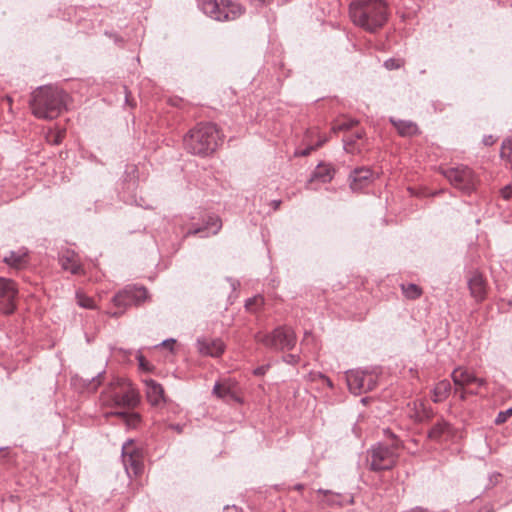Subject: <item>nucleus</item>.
Segmentation results:
<instances>
[{
	"mask_svg": "<svg viewBox=\"0 0 512 512\" xmlns=\"http://www.w3.org/2000/svg\"><path fill=\"white\" fill-rule=\"evenodd\" d=\"M385 67L387 69H397L399 68V65L395 63L394 59H388L385 61Z\"/></svg>",
	"mask_w": 512,
	"mask_h": 512,
	"instance_id": "41",
	"label": "nucleus"
},
{
	"mask_svg": "<svg viewBox=\"0 0 512 512\" xmlns=\"http://www.w3.org/2000/svg\"><path fill=\"white\" fill-rule=\"evenodd\" d=\"M222 138L215 124L201 123L184 137V148L190 154L207 157L214 153Z\"/></svg>",
	"mask_w": 512,
	"mask_h": 512,
	"instance_id": "3",
	"label": "nucleus"
},
{
	"mask_svg": "<svg viewBox=\"0 0 512 512\" xmlns=\"http://www.w3.org/2000/svg\"><path fill=\"white\" fill-rule=\"evenodd\" d=\"M362 136H363V134L360 131H356L354 133H351L350 135H347L343 139V145H344L345 151L353 153L355 150L356 141L361 139Z\"/></svg>",
	"mask_w": 512,
	"mask_h": 512,
	"instance_id": "28",
	"label": "nucleus"
},
{
	"mask_svg": "<svg viewBox=\"0 0 512 512\" xmlns=\"http://www.w3.org/2000/svg\"><path fill=\"white\" fill-rule=\"evenodd\" d=\"M147 298V290L144 287L127 286L114 295L112 302L117 307L121 314L127 307L132 305H139ZM117 316L118 312L112 313Z\"/></svg>",
	"mask_w": 512,
	"mask_h": 512,
	"instance_id": "10",
	"label": "nucleus"
},
{
	"mask_svg": "<svg viewBox=\"0 0 512 512\" xmlns=\"http://www.w3.org/2000/svg\"><path fill=\"white\" fill-rule=\"evenodd\" d=\"M320 378L323 380L325 384H327L328 387L333 388V383L331 379L323 374H320Z\"/></svg>",
	"mask_w": 512,
	"mask_h": 512,
	"instance_id": "46",
	"label": "nucleus"
},
{
	"mask_svg": "<svg viewBox=\"0 0 512 512\" xmlns=\"http://www.w3.org/2000/svg\"><path fill=\"white\" fill-rule=\"evenodd\" d=\"M122 458L126 470L129 472V470L131 469L135 475L138 474L141 468L140 462L138 461L136 456H134L132 453L128 451L127 445H123L122 447Z\"/></svg>",
	"mask_w": 512,
	"mask_h": 512,
	"instance_id": "23",
	"label": "nucleus"
},
{
	"mask_svg": "<svg viewBox=\"0 0 512 512\" xmlns=\"http://www.w3.org/2000/svg\"><path fill=\"white\" fill-rule=\"evenodd\" d=\"M67 98L68 95L57 87H39L30 102L32 113L39 119H55L65 110Z\"/></svg>",
	"mask_w": 512,
	"mask_h": 512,
	"instance_id": "2",
	"label": "nucleus"
},
{
	"mask_svg": "<svg viewBox=\"0 0 512 512\" xmlns=\"http://www.w3.org/2000/svg\"><path fill=\"white\" fill-rule=\"evenodd\" d=\"M455 392L456 393L459 392V398L462 401L466 400L468 395H477L478 394L477 388L476 389H472V388H468V387H463V388L456 387L455 388Z\"/></svg>",
	"mask_w": 512,
	"mask_h": 512,
	"instance_id": "31",
	"label": "nucleus"
},
{
	"mask_svg": "<svg viewBox=\"0 0 512 512\" xmlns=\"http://www.w3.org/2000/svg\"><path fill=\"white\" fill-rule=\"evenodd\" d=\"M63 137H64V131H60V132L56 135V137H55V139H54V144H59V143H61V141H62Z\"/></svg>",
	"mask_w": 512,
	"mask_h": 512,
	"instance_id": "47",
	"label": "nucleus"
},
{
	"mask_svg": "<svg viewBox=\"0 0 512 512\" xmlns=\"http://www.w3.org/2000/svg\"><path fill=\"white\" fill-rule=\"evenodd\" d=\"M105 377V371L99 372L95 377H92L88 380L86 384V389L90 392H94L97 388L103 383Z\"/></svg>",
	"mask_w": 512,
	"mask_h": 512,
	"instance_id": "30",
	"label": "nucleus"
},
{
	"mask_svg": "<svg viewBox=\"0 0 512 512\" xmlns=\"http://www.w3.org/2000/svg\"><path fill=\"white\" fill-rule=\"evenodd\" d=\"M183 425L181 424H169L168 425V428L176 431L177 433H182L183 432Z\"/></svg>",
	"mask_w": 512,
	"mask_h": 512,
	"instance_id": "44",
	"label": "nucleus"
},
{
	"mask_svg": "<svg viewBox=\"0 0 512 512\" xmlns=\"http://www.w3.org/2000/svg\"><path fill=\"white\" fill-rule=\"evenodd\" d=\"M314 133H315V131H309V132L307 133V135H306V137H305V138H306V139H308V138H309V136H310V135H312V134H314Z\"/></svg>",
	"mask_w": 512,
	"mask_h": 512,
	"instance_id": "52",
	"label": "nucleus"
},
{
	"mask_svg": "<svg viewBox=\"0 0 512 512\" xmlns=\"http://www.w3.org/2000/svg\"><path fill=\"white\" fill-rule=\"evenodd\" d=\"M255 340L274 351L291 350L296 345V335L288 326H278L271 333L258 332Z\"/></svg>",
	"mask_w": 512,
	"mask_h": 512,
	"instance_id": "7",
	"label": "nucleus"
},
{
	"mask_svg": "<svg viewBox=\"0 0 512 512\" xmlns=\"http://www.w3.org/2000/svg\"><path fill=\"white\" fill-rule=\"evenodd\" d=\"M199 7L216 21H233L244 14L245 8L232 0H199Z\"/></svg>",
	"mask_w": 512,
	"mask_h": 512,
	"instance_id": "5",
	"label": "nucleus"
},
{
	"mask_svg": "<svg viewBox=\"0 0 512 512\" xmlns=\"http://www.w3.org/2000/svg\"><path fill=\"white\" fill-rule=\"evenodd\" d=\"M443 176L452 186L470 194L476 189L478 178L471 168L465 165L442 169Z\"/></svg>",
	"mask_w": 512,
	"mask_h": 512,
	"instance_id": "9",
	"label": "nucleus"
},
{
	"mask_svg": "<svg viewBox=\"0 0 512 512\" xmlns=\"http://www.w3.org/2000/svg\"><path fill=\"white\" fill-rule=\"evenodd\" d=\"M384 434L392 440V443H397L398 442L399 447L401 446L400 440L397 438V436L390 429H385L384 430Z\"/></svg>",
	"mask_w": 512,
	"mask_h": 512,
	"instance_id": "40",
	"label": "nucleus"
},
{
	"mask_svg": "<svg viewBox=\"0 0 512 512\" xmlns=\"http://www.w3.org/2000/svg\"><path fill=\"white\" fill-rule=\"evenodd\" d=\"M510 416H512V407L508 408L505 411L499 412L495 419V423L496 424L504 423Z\"/></svg>",
	"mask_w": 512,
	"mask_h": 512,
	"instance_id": "33",
	"label": "nucleus"
},
{
	"mask_svg": "<svg viewBox=\"0 0 512 512\" xmlns=\"http://www.w3.org/2000/svg\"><path fill=\"white\" fill-rule=\"evenodd\" d=\"M388 7L382 0H354L349 6L352 23L369 33H376L388 21Z\"/></svg>",
	"mask_w": 512,
	"mask_h": 512,
	"instance_id": "1",
	"label": "nucleus"
},
{
	"mask_svg": "<svg viewBox=\"0 0 512 512\" xmlns=\"http://www.w3.org/2000/svg\"><path fill=\"white\" fill-rule=\"evenodd\" d=\"M3 262L14 269H23L29 263V251L25 247H21L15 251H9L3 257Z\"/></svg>",
	"mask_w": 512,
	"mask_h": 512,
	"instance_id": "16",
	"label": "nucleus"
},
{
	"mask_svg": "<svg viewBox=\"0 0 512 512\" xmlns=\"http://www.w3.org/2000/svg\"><path fill=\"white\" fill-rule=\"evenodd\" d=\"M114 41H115L116 43L121 42V40H120L117 36H115Z\"/></svg>",
	"mask_w": 512,
	"mask_h": 512,
	"instance_id": "54",
	"label": "nucleus"
},
{
	"mask_svg": "<svg viewBox=\"0 0 512 512\" xmlns=\"http://www.w3.org/2000/svg\"><path fill=\"white\" fill-rule=\"evenodd\" d=\"M389 121L402 137H411L420 133L418 125L411 120H401L390 117Z\"/></svg>",
	"mask_w": 512,
	"mask_h": 512,
	"instance_id": "21",
	"label": "nucleus"
},
{
	"mask_svg": "<svg viewBox=\"0 0 512 512\" xmlns=\"http://www.w3.org/2000/svg\"><path fill=\"white\" fill-rule=\"evenodd\" d=\"M146 396L148 402L152 406H158L161 402H165L164 389L161 384L153 379L145 380Z\"/></svg>",
	"mask_w": 512,
	"mask_h": 512,
	"instance_id": "20",
	"label": "nucleus"
},
{
	"mask_svg": "<svg viewBox=\"0 0 512 512\" xmlns=\"http://www.w3.org/2000/svg\"><path fill=\"white\" fill-rule=\"evenodd\" d=\"M451 378L455 387L463 388L471 385H476L477 388H481L487 385V381L484 378H479L473 371H470L464 367H457L451 373Z\"/></svg>",
	"mask_w": 512,
	"mask_h": 512,
	"instance_id": "12",
	"label": "nucleus"
},
{
	"mask_svg": "<svg viewBox=\"0 0 512 512\" xmlns=\"http://www.w3.org/2000/svg\"><path fill=\"white\" fill-rule=\"evenodd\" d=\"M400 288L404 297L408 300H416L423 294V290L420 286L414 283H402Z\"/></svg>",
	"mask_w": 512,
	"mask_h": 512,
	"instance_id": "24",
	"label": "nucleus"
},
{
	"mask_svg": "<svg viewBox=\"0 0 512 512\" xmlns=\"http://www.w3.org/2000/svg\"><path fill=\"white\" fill-rule=\"evenodd\" d=\"M237 385L231 381H224L222 383H215L213 387V394L218 398L230 402H241V398L237 394Z\"/></svg>",
	"mask_w": 512,
	"mask_h": 512,
	"instance_id": "15",
	"label": "nucleus"
},
{
	"mask_svg": "<svg viewBox=\"0 0 512 512\" xmlns=\"http://www.w3.org/2000/svg\"><path fill=\"white\" fill-rule=\"evenodd\" d=\"M487 512H493V508L489 509Z\"/></svg>",
	"mask_w": 512,
	"mask_h": 512,
	"instance_id": "56",
	"label": "nucleus"
},
{
	"mask_svg": "<svg viewBox=\"0 0 512 512\" xmlns=\"http://www.w3.org/2000/svg\"><path fill=\"white\" fill-rule=\"evenodd\" d=\"M5 100L8 102L9 104V110H11V106H12V98L10 96H6L5 97Z\"/></svg>",
	"mask_w": 512,
	"mask_h": 512,
	"instance_id": "50",
	"label": "nucleus"
},
{
	"mask_svg": "<svg viewBox=\"0 0 512 512\" xmlns=\"http://www.w3.org/2000/svg\"><path fill=\"white\" fill-rule=\"evenodd\" d=\"M450 428V424L444 420L437 422L429 431L428 437L432 440H439Z\"/></svg>",
	"mask_w": 512,
	"mask_h": 512,
	"instance_id": "25",
	"label": "nucleus"
},
{
	"mask_svg": "<svg viewBox=\"0 0 512 512\" xmlns=\"http://www.w3.org/2000/svg\"><path fill=\"white\" fill-rule=\"evenodd\" d=\"M59 264L63 270L68 271L73 275H80L84 273V268L81 264L79 255L72 250H65L59 255Z\"/></svg>",
	"mask_w": 512,
	"mask_h": 512,
	"instance_id": "14",
	"label": "nucleus"
},
{
	"mask_svg": "<svg viewBox=\"0 0 512 512\" xmlns=\"http://www.w3.org/2000/svg\"><path fill=\"white\" fill-rule=\"evenodd\" d=\"M283 360L288 364H297L300 360L298 355L295 354H288L283 357Z\"/></svg>",
	"mask_w": 512,
	"mask_h": 512,
	"instance_id": "35",
	"label": "nucleus"
},
{
	"mask_svg": "<svg viewBox=\"0 0 512 512\" xmlns=\"http://www.w3.org/2000/svg\"><path fill=\"white\" fill-rule=\"evenodd\" d=\"M511 302H512V300H511Z\"/></svg>",
	"mask_w": 512,
	"mask_h": 512,
	"instance_id": "57",
	"label": "nucleus"
},
{
	"mask_svg": "<svg viewBox=\"0 0 512 512\" xmlns=\"http://www.w3.org/2000/svg\"><path fill=\"white\" fill-rule=\"evenodd\" d=\"M103 404L133 409L140 403L138 391L125 379L115 378L102 393Z\"/></svg>",
	"mask_w": 512,
	"mask_h": 512,
	"instance_id": "4",
	"label": "nucleus"
},
{
	"mask_svg": "<svg viewBox=\"0 0 512 512\" xmlns=\"http://www.w3.org/2000/svg\"><path fill=\"white\" fill-rule=\"evenodd\" d=\"M114 414L122 417L130 428H136L141 421V416L138 413L115 412Z\"/></svg>",
	"mask_w": 512,
	"mask_h": 512,
	"instance_id": "27",
	"label": "nucleus"
},
{
	"mask_svg": "<svg viewBox=\"0 0 512 512\" xmlns=\"http://www.w3.org/2000/svg\"><path fill=\"white\" fill-rule=\"evenodd\" d=\"M399 444L391 443L386 445L384 443H377L373 445L368 451L369 468L374 472L391 470L397 463Z\"/></svg>",
	"mask_w": 512,
	"mask_h": 512,
	"instance_id": "6",
	"label": "nucleus"
},
{
	"mask_svg": "<svg viewBox=\"0 0 512 512\" xmlns=\"http://www.w3.org/2000/svg\"><path fill=\"white\" fill-rule=\"evenodd\" d=\"M224 512H242V509L235 505H232V506H226L224 508Z\"/></svg>",
	"mask_w": 512,
	"mask_h": 512,
	"instance_id": "45",
	"label": "nucleus"
},
{
	"mask_svg": "<svg viewBox=\"0 0 512 512\" xmlns=\"http://www.w3.org/2000/svg\"><path fill=\"white\" fill-rule=\"evenodd\" d=\"M259 300H260V299H258V298L248 299V300L246 301V304H245L246 308H247V309H251V305H252V303L257 302V301H259Z\"/></svg>",
	"mask_w": 512,
	"mask_h": 512,
	"instance_id": "49",
	"label": "nucleus"
},
{
	"mask_svg": "<svg viewBox=\"0 0 512 512\" xmlns=\"http://www.w3.org/2000/svg\"><path fill=\"white\" fill-rule=\"evenodd\" d=\"M269 365H262L253 370L255 376H263L269 369Z\"/></svg>",
	"mask_w": 512,
	"mask_h": 512,
	"instance_id": "38",
	"label": "nucleus"
},
{
	"mask_svg": "<svg viewBox=\"0 0 512 512\" xmlns=\"http://www.w3.org/2000/svg\"><path fill=\"white\" fill-rule=\"evenodd\" d=\"M346 382L351 393L361 395L375 389L379 375L375 370L351 369L346 371Z\"/></svg>",
	"mask_w": 512,
	"mask_h": 512,
	"instance_id": "8",
	"label": "nucleus"
},
{
	"mask_svg": "<svg viewBox=\"0 0 512 512\" xmlns=\"http://www.w3.org/2000/svg\"><path fill=\"white\" fill-rule=\"evenodd\" d=\"M500 194L502 196L503 199L505 200H508L510 199L511 195H512V188L510 185H507L505 187H503L501 190H500Z\"/></svg>",
	"mask_w": 512,
	"mask_h": 512,
	"instance_id": "36",
	"label": "nucleus"
},
{
	"mask_svg": "<svg viewBox=\"0 0 512 512\" xmlns=\"http://www.w3.org/2000/svg\"><path fill=\"white\" fill-rule=\"evenodd\" d=\"M175 342H176V340H175V339H173V338L166 339V340H164V341L161 343V346H163V347H167V348H169V349H171V350H172L173 345L175 344Z\"/></svg>",
	"mask_w": 512,
	"mask_h": 512,
	"instance_id": "42",
	"label": "nucleus"
},
{
	"mask_svg": "<svg viewBox=\"0 0 512 512\" xmlns=\"http://www.w3.org/2000/svg\"><path fill=\"white\" fill-rule=\"evenodd\" d=\"M468 287L471 296L476 301H482L486 295V282L483 275L478 271L473 272L472 276L468 279Z\"/></svg>",
	"mask_w": 512,
	"mask_h": 512,
	"instance_id": "18",
	"label": "nucleus"
},
{
	"mask_svg": "<svg viewBox=\"0 0 512 512\" xmlns=\"http://www.w3.org/2000/svg\"><path fill=\"white\" fill-rule=\"evenodd\" d=\"M136 358L138 360L139 367L141 369L149 370V364L147 363V361L145 360V357L141 353H139Z\"/></svg>",
	"mask_w": 512,
	"mask_h": 512,
	"instance_id": "37",
	"label": "nucleus"
},
{
	"mask_svg": "<svg viewBox=\"0 0 512 512\" xmlns=\"http://www.w3.org/2000/svg\"><path fill=\"white\" fill-rule=\"evenodd\" d=\"M0 286L1 310L4 314H12L16 310L18 288L13 280L3 277H0Z\"/></svg>",
	"mask_w": 512,
	"mask_h": 512,
	"instance_id": "11",
	"label": "nucleus"
},
{
	"mask_svg": "<svg viewBox=\"0 0 512 512\" xmlns=\"http://www.w3.org/2000/svg\"><path fill=\"white\" fill-rule=\"evenodd\" d=\"M355 124V121H343L339 124H336L333 126L332 130L334 132H337V131H345V130H349L351 127H353Z\"/></svg>",
	"mask_w": 512,
	"mask_h": 512,
	"instance_id": "34",
	"label": "nucleus"
},
{
	"mask_svg": "<svg viewBox=\"0 0 512 512\" xmlns=\"http://www.w3.org/2000/svg\"><path fill=\"white\" fill-rule=\"evenodd\" d=\"M302 488H303V485H301V484H298V485L295 486V489H297V490H300Z\"/></svg>",
	"mask_w": 512,
	"mask_h": 512,
	"instance_id": "53",
	"label": "nucleus"
},
{
	"mask_svg": "<svg viewBox=\"0 0 512 512\" xmlns=\"http://www.w3.org/2000/svg\"><path fill=\"white\" fill-rule=\"evenodd\" d=\"M326 141L327 138L325 136L319 135L318 140L315 144L309 143L305 148H297L294 152V155L296 157L308 156L313 150L317 149L318 147H321Z\"/></svg>",
	"mask_w": 512,
	"mask_h": 512,
	"instance_id": "26",
	"label": "nucleus"
},
{
	"mask_svg": "<svg viewBox=\"0 0 512 512\" xmlns=\"http://www.w3.org/2000/svg\"><path fill=\"white\" fill-rule=\"evenodd\" d=\"M335 172L334 166L330 163L318 164L311 174L308 188L315 189L312 184L316 181L323 184L330 182L334 178Z\"/></svg>",
	"mask_w": 512,
	"mask_h": 512,
	"instance_id": "17",
	"label": "nucleus"
},
{
	"mask_svg": "<svg viewBox=\"0 0 512 512\" xmlns=\"http://www.w3.org/2000/svg\"><path fill=\"white\" fill-rule=\"evenodd\" d=\"M196 347L201 355L210 357H219L225 351V344L219 338H198Z\"/></svg>",
	"mask_w": 512,
	"mask_h": 512,
	"instance_id": "13",
	"label": "nucleus"
},
{
	"mask_svg": "<svg viewBox=\"0 0 512 512\" xmlns=\"http://www.w3.org/2000/svg\"><path fill=\"white\" fill-rule=\"evenodd\" d=\"M76 301L80 307L85 309H95L96 307L94 300L91 297L87 296L82 291L76 292Z\"/></svg>",
	"mask_w": 512,
	"mask_h": 512,
	"instance_id": "29",
	"label": "nucleus"
},
{
	"mask_svg": "<svg viewBox=\"0 0 512 512\" xmlns=\"http://www.w3.org/2000/svg\"><path fill=\"white\" fill-rule=\"evenodd\" d=\"M211 226H199L197 228H195L194 230H190L186 233L187 236H190V235H199L200 237H208L210 232H209V228Z\"/></svg>",
	"mask_w": 512,
	"mask_h": 512,
	"instance_id": "32",
	"label": "nucleus"
},
{
	"mask_svg": "<svg viewBox=\"0 0 512 512\" xmlns=\"http://www.w3.org/2000/svg\"><path fill=\"white\" fill-rule=\"evenodd\" d=\"M495 141H496V140H495V138H494L492 135H488V136H485V137L483 138V143H484V145H486V146H491V145H493V144L495 143Z\"/></svg>",
	"mask_w": 512,
	"mask_h": 512,
	"instance_id": "43",
	"label": "nucleus"
},
{
	"mask_svg": "<svg viewBox=\"0 0 512 512\" xmlns=\"http://www.w3.org/2000/svg\"><path fill=\"white\" fill-rule=\"evenodd\" d=\"M206 224H210V222H207ZM212 225H215L216 222H211Z\"/></svg>",
	"mask_w": 512,
	"mask_h": 512,
	"instance_id": "55",
	"label": "nucleus"
},
{
	"mask_svg": "<svg viewBox=\"0 0 512 512\" xmlns=\"http://www.w3.org/2000/svg\"><path fill=\"white\" fill-rule=\"evenodd\" d=\"M372 177V171L369 168L355 169L350 175V188L353 191H360L367 187Z\"/></svg>",
	"mask_w": 512,
	"mask_h": 512,
	"instance_id": "19",
	"label": "nucleus"
},
{
	"mask_svg": "<svg viewBox=\"0 0 512 512\" xmlns=\"http://www.w3.org/2000/svg\"><path fill=\"white\" fill-rule=\"evenodd\" d=\"M251 4L256 7H263L270 5L273 0H250Z\"/></svg>",
	"mask_w": 512,
	"mask_h": 512,
	"instance_id": "39",
	"label": "nucleus"
},
{
	"mask_svg": "<svg viewBox=\"0 0 512 512\" xmlns=\"http://www.w3.org/2000/svg\"><path fill=\"white\" fill-rule=\"evenodd\" d=\"M220 227H221V226H217V228H216V229H214V230L211 232V234L216 235V234L218 233V231H219Z\"/></svg>",
	"mask_w": 512,
	"mask_h": 512,
	"instance_id": "51",
	"label": "nucleus"
},
{
	"mask_svg": "<svg viewBox=\"0 0 512 512\" xmlns=\"http://www.w3.org/2000/svg\"><path fill=\"white\" fill-rule=\"evenodd\" d=\"M280 204H281V200H272L270 203V205L274 211L279 208Z\"/></svg>",
	"mask_w": 512,
	"mask_h": 512,
	"instance_id": "48",
	"label": "nucleus"
},
{
	"mask_svg": "<svg viewBox=\"0 0 512 512\" xmlns=\"http://www.w3.org/2000/svg\"><path fill=\"white\" fill-rule=\"evenodd\" d=\"M451 384L448 380L439 381L433 389V402L439 403L444 401L451 392Z\"/></svg>",
	"mask_w": 512,
	"mask_h": 512,
	"instance_id": "22",
	"label": "nucleus"
}]
</instances>
